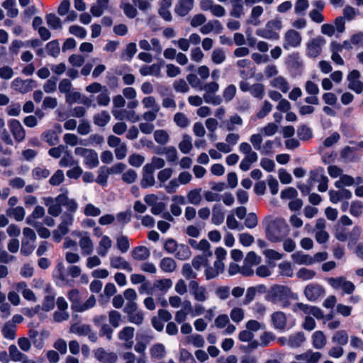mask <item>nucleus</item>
<instances>
[{"label":"nucleus","mask_w":363,"mask_h":363,"mask_svg":"<svg viewBox=\"0 0 363 363\" xmlns=\"http://www.w3.org/2000/svg\"><path fill=\"white\" fill-rule=\"evenodd\" d=\"M297 135L302 141H307L313 138L312 129L306 125H301L297 129Z\"/></svg>","instance_id":"obj_21"},{"label":"nucleus","mask_w":363,"mask_h":363,"mask_svg":"<svg viewBox=\"0 0 363 363\" xmlns=\"http://www.w3.org/2000/svg\"><path fill=\"white\" fill-rule=\"evenodd\" d=\"M45 19L48 26L53 30H56L62 27L60 18L56 16L55 13H48L45 16Z\"/></svg>","instance_id":"obj_28"},{"label":"nucleus","mask_w":363,"mask_h":363,"mask_svg":"<svg viewBox=\"0 0 363 363\" xmlns=\"http://www.w3.org/2000/svg\"><path fill=\"white\" fill-rule=\"evenodd\" d=\"M160 267L164 272H173L177 268V263L172 257H164L161 259Z\"/></svg>","instance_id":"obj_17"},{"label":"nucleus","mask_w":363,"mask_h":363,"mask_svg":"<svg viewBox=\"0 0 363 363\" xmlns=\"http://www.w3.org/2000/svg\"><path fill=\"white\" fill-rule=\"evenodd\" d=\"M260 257L257 256L254 251H250L247 254L245 259V262L246 264L252 266L255 264H258L260 262Z\"/></svg>","instance_id":"obj_59"},{"label":"nucleus","mask_w":363,"mask_h":363,"mask_svg":"<svg viewBox=\"0 0 363 363\" xmlns=\"http://www.w3.org/2000/svg\"><path fill=\"white\" fill-rule=\"evenodd\" d=\"M301 42L300 33L295 30L290 29L284 35L283 47L285 50H289L290 47L296 48L300 45Z\"/></svg>","instance_id":"obj_5"},{"label":"nucleus","mask_w":363,"mask_h":363,"mask_svg":"<svg viewBox=\"0 0 363 363\" xmlns=\"http://www.w3.org/2000/svg\"><path fill=\"white\" fill-rule=\"evenodd\" d=\"M110 174L108 167L106 166L100 167L98 170V176L95 179V182L102 186H106L107 185L108 175Z\"/></svg>","instance_id":"obj_19"},{"label":"nucleus","mask_w":363,"mask_h":363,"mask_svg":"<svg viewBox=\"0 0 363 363\" xmlns=\"http://www.w3.org/2000/svg\"><path fill=\"white\" fill-rule=\"evenodd\" d=\"M208 260L205 256L196 255L191 262V266L196 269L199 270L201 265L208 266Z\"/></svg>","instance_id":"obj_49"},{"label":"nucleus","mask_w":363,"mask_h":363,"mask_svg":"<svg viewBox=\"0 0 363 363\" xmlns=\"http://www.w3.org/2000/svg\"><path fill=\"white\" fill-rule=\"evenodd\" d=\"M179 148L184 154H188L192 149L191 138L189 135H184L182 141L179 144Z\"/></svg>","instance_id":"obj_32"},{"label":"nucleus","mask_w":363,"mask_h":363,"mask_svg":"<svg viewBox=\"0 0 363 363\" xmlns=\"http://www.w3.org/2000/svg\"><path fill=\"white\" fill-rule=\"evenodd\" d=\"M325 43V40L323 37L313 39L307 45V55L313 58L318 57L321 52V47Z\"/></svg>","instance_id":"obj_8"},{"label":"nucleus","mask_w":363,"mask_h":363,"mask_svg":"<svg viewBox=\"0 0 363 363\" xmlns=\"http://www.w3.org/2000/svg\"><path fill=\"white\" fill-rule=\"evenodd\" d=\"M332 340L340 345H345L348 342V335L344 330H339L335 333Z\"/></svg>","instance_id":"obj_35"},{"label":"nucleus","mask_w":363,"mask_h":363,"mask_svg":"<svg viewBox=\"0 0 363 363\" xmlns=\"http://www.w3.org/2000/svg\"><path fill=\"white\" fill-rule=\"evenodd\" d=\"M73 222V216L68 213H65L62 216V222L58 225V230L62 233V235H67L69 233L68 226L72 225Z\"/></svg>","instance_id":"obj_12"},{"label":"nucleus","mask_w":363,"mask_h":363,"mask_svg":"<svg viewBox=\"0 0 363 363\" xmlns=\"http://www.w3.org/2000/svg\"><path fill=\"white\" fill-rule=\"evenodd\" d=\"M230 318L235 323L240 322L244 318V312L241 308L235 307L230 311Z\"/></svg>","instance_id":"obj_63"},{"label":"nucleus","mask_w":363,"mask_h":363,"mask_svg":"<svg viewBox=\"0 0 363 363\" xmlns=\"http://www.w3.org/2000/svg\"><path fill=\"white\" fill-rule=\"evenodd\" d=\"M111 120V116L106 111H102L100 113L94 116V123L100 127H104Z\"/></svg>","instance_id":"obj_25"},{"label":"nucleus","mask_w":363,"mask_h":363,"mask_svg":"<svg viewBox=\"0 0 363 363\" xmlns=\"http://www.w3.org/2000/svg\"><path fill=\"white\" fill-rule=\"evenodd\" d=\"M324 168L322 167H318V168L311 170L310 172L308 183L311 184L312 182H318L320 180H322L326 177V176L324 174Z\"/></svg>","instance_id":"obj_29"},{"label":"nucleus","mask_w":363,"mask_h":363,"mask_svg":"<svg viewBox=\"0 0 363 363\" xmlns=\"http://www.w3.org/2000/svg\"><path fill=\"white\" fill-rule=\"evenodd\" d=\"M200 192L201 189L191 190L187 194L189 203L194 205H199L201 200Z\"/></svg>","instance_id":"obj_40"},{"label":"nucleus","mask_w":363,"mask_h":363,"mask_svg":"<svg viewBox=\"0 0 363 363\" xmlns=\"http://www.w3.org/2000/svg\"><path fill=\"white\" fill-rule=\"evenodd\" d=\"M236 90V86L234 84H230L224 89L223 96L225 102L230 101L235 97Z\"/></svg>","instance_id":"obj_53"},{"label":"nucleus","mask_w":363,"mask_h":363,"mask_svg":"<svg viewBox=\"0 0 363 363\" xmlns=\"http://www.w3.org/2000/svg\"><path fill=\"white\" fill-rule=\"evenodd\" d=\"M65 180L64 172L61 169H57L50 178L49 183L52 186H58Z\"/></svg>","instance_id":"obj_41"},{"label":"nucleus","mask_w":363,"mask_h":363,"mask_svg":"<svg viewBox=\"0 0 363 363\" xmlns=\"http://www.w3.org/2000/svg\"><path fill=\"white\" fill-rule=\"evenodd\" d=\"M55 294L47 295L44 297L42 304V309L45 311H50L55 307Z\"/></svg>","instance_id":"obj_37"},{"label":"nucleus","mask_w":363,"mask_h":363,"mask_svg":"<svg viewBox=\"0 0 363 363\" xmlns=\"http://www.w3.org/2000/svg\"><path fill=\"white\" fill-rule=\"evenodd\" d=\"M272 322L275 329L284 330L286 327L287 318L283 311L274 312L272 315Z\"/></svg>","instance_id":"obj_9"},{"label":"nucleus","mask_w":363,"mask_h":363,"mask_svg":"<svg viewBox=\"0 0 363 363\" xmlns=\"http://www.w3.org/2000/svg\"><path fill=\"white\" fill-rule=\"evenodd\" d=\"M49 175L50 171L46 168L41 169L40 167H38L34 168L32 171V176L34 179L39 180L43 178L45 179L48 177Z\"/></svg>","instance_id":"obj_50"},{"label":"nucleus","mask_w":363,"mask_h":363,"mask_svg":"<svg viewBox=\"0 0 363 363\" xmlns=\"http://www.w3.org/2000/svg\"><path fill=\"white\" fill-rule=\"evenodd\" d=\"M41 139L50 146L55 145L58 142V137L55 135V131H52V130L44 131L41 134Z\"/></svg>","instance_id":"obj_30"},{"label":"nucleus","mask_w":363,"mask_h":363,"mask_svg":"<svg viewBox=\"0 0 363 363\" xmlns=\"http://www.w3.org/2000/svg\"><path fill=\"white\" fill-rule=\"evenodd\" d=\"M37 86V82L32 79H22L21 77H16L11 82V87L21 94L28 93Z\"/></svg>","instance_id":"obj_4"},{"label":"nucleus","mask_w":363,"mask_h":363,"mask_svg":"<svg viewBox=\"0 0 363 363\" xmlns=\"http://www.w3.org/2000/svg\"><path fill=\"white\" fill-rule=\"evenodd\" d=\"M175 123L180 128H186L189 124L188 118L183 113H177L174 116Z\"/></svg>","instance_id":"obj_48"},{"label":"nucleus","mask_w":363,"mask_h":363,"mask_svg":"<svg viewBox=\"0 0 363 363\" xmlns=\"http://www.w3.org/2000/svg\"><path fill=\"white\" fill-rule=\"evenodd\" d=\"M145 161V157L140 155L133 153L129 156L128 162L129 164L135 167H140Z\"/></svg>","instance_id":"obj_55"},{"label":"nucleus","mask_w":363,"mask_h":363,"mask_svg":"<svg viewBox=\"0 0 363 363\" xmlns=\"http://www.w3.org/2000/svg\"><path fill=\"white\" fill-rule=\"evenodd\" d=\"M111 266L115 269H122L129 272L133 271L130 264L120 256L111 258Z\"/></svg>","instance_id":"obj_10"},{"label":"nucleus","mask_w":363,"mask_h":363,"mask_svg":"<svg viewBox=\"0 0 363 363\" xmlns=\"http://www.w3.org/2000/svg\"><path fill=\"white\" fill-rule=\"evenodd\" d=\"M154 138L155 141L162 145H165L169 138L168 133L164 130H157L155 131Z\"/></svg>","instance_id":"obj_38"},{"label":"nucleus","mask_w":363,"mask_h":363,"mask_svg":"<svg viewBox=\"0 0 363 363\" xmlns=\"http://www.w3.org/2000/svg\"><path fill=\"white\" fill-rule=\"evenodd\" d=\"M35 246L30 244L29 241L27 240L23 239L21 241V253L24 256L30 255L33 250Z\"/></svg>","instance_id":"obj_61"},{"label":"nucleus","mask_w":363,"mask_h":363,"mask_svg":"<svg viewBox=\"0 0 363 363\" xmlns=\"http://www.w3.org/2000/svg\"><path fill=\"white\" fill-rule=\"evenodd\" d=\"M16 326L13 323L7 322L1 329L3 336L8 340H13L16 338Z\"/></svg>","instance_id":"obj_20"},{"label":"nucleus","mask_w":363,"mask_h":363,"mask_svg":"<svg viewBox=\"0 0 363 363\" xmlns=\"http://www.w3.org/2000/svg\"><path fill=\"white\" fill-rule=\"evenodd\" d=\"M289 225L283 218L270 220L265 227V236L272 242H279L287 235Z\"/></svg>","instance_id":"obj_1"},{"label":"nucleus","mask_w":363,"mask_h":363,"mask_svg":"<svg viewBox=\"0 0 363 363\" xmlns=\"http://www.w3.org/2000/svg\"><path fill=\"white\" fill-rule=\"evenodd\" d=\"M244 224L246 228L252 229L255 228L258 224L257 216L255 213H249L245 220Z\"/></svg>","instance_id":"obj_51"},{"label":"nucleus","mask_w":363,"mask_h":363,"mask_svg":"<svg viewBox=\"0 0 363 363\" xmlns=\"http://www.w3.org/2000/svg\"><path fill=\"white\" fill-rule=\"evenodd\" d=\"M363 205L361 201H352L350 206V213L355 217H359L362 213Z\"/></svg>","instance_id":"obj_58"},{"label":"nucleus","mask_w":363,"mask_h":363,"mask_svg":"<svg viewBox=\"0 0 363 363\" xmlns=\"http://www.w3.org/2000/svg\"><path fill=\"white\" fill-rule=\"evenodd\" d=\"M324 288L318 284H309L304 289V294L307 299L311 301H317L320 296L324 295Z\"/></svg>","instance_id":"obj_6"},{"label":"nucleus","mask_w":363,"mask_h":363,"mask_svg":"<svg viewBox=\"0 0 363 363\" xmlns=\"http://www.w3.org/2000/svg\"><path fill=\"white\" fill-rule=\"evenodd\" d=\"M286 65L293 77H296L302 74L303 65L298 52H294L289 55L286 60Z\"/></svg>","instance_id":"obj_3"},{"label":"nucleus","mask_w":363,"mask_h":363,"mask_svg":"<svg viewBox=\"0 0 363 363\" xmlns=\"http://www.w3.org/2000/svg\"><path fill=\"white\" fill-rule=\"evenodd\" d=\"M361 235V230L359 227L354 226L352 231L348 235L349 242L347 244L348 247H352L356 245Z\"/></svg>","instance_id":"obj_36"},{"label":"nucleus","mask_w":363,"mask_h":363,"mask_svg":"<svg viewBox=\"0 0 363 363\" xmlns=\"http://www.w3.org/2000/svg\"><path fill=\"white\" fill-rule=\"evenodd\" d=\"M293 260L298 264L310 265L314 263V259L309 255H303L296 252L291 255Z\"/></svg>","instance_id":"obj_16"},{"label":"nucleus","mask_w":363,"mask_h":363,"mask_svg":"<svg viewBox=\"0 0 363 363\" xmlns=\"http://www.w3.org/2000/svg\"><path fill=\"white\" fill-rule=\"evenodd\" d=\"M272 86L278 87L283 93H286L289 89V86L286 80L281 76H279L272 81Z\"/></svg>","instance_id":"obj_34"},{"label":"nucleus","mask_w":363,"mask_h":363,"mask_svg":"<svg viewBox=\"0 0 363 363\" xmlns=\"http://www.w3.org/2000/svg\"><path fill=\"white\" fill-rule=\"evenodd\" d=\"M69 31L71 34L75 35L76 37L84 39L86 35V30L84 28L77 26L73 25L69 28Z\"/></svg>","instance_id":"obj_47"},{"label":"nucleus","mask_w":363,"mask_h":363,"mask_svg":"<svg viewBox=\"0 0 363 363\" xmlns=\"http://www.w3.org/2000/svg\"><path fill=\"white\" fill-rule=\"evenodd\" d=\"M79 245L86 254H91L93 250V242L89 236H84L79 240Z\"/></svg>","instance_id":"obj_43"},{"label":"nucleus","mask_w":363,"mask_h":363,"mask_svg":"<svg viewBox=\"0 0 363 363\" xmlns=\"http://www.w3.org/2000/svg\"><path fill=\"white\" fill-rule=\"evenodd\" d=\"M313 346L315 349H322L326 345V337L323 332L317 330L312 335Z\"/></svg>","instance_id":"obj_15"},{"label":"nucleus","mask_w":363,"mask_h":363,"mask_svg":"<svg viewBox=\"0 0 363 363\" xmlns=\"http://www.w3.org/2000/svg\"><path fill=\"white\" fill-rule=\"evenodd\" d=\"M120 8L123 11L125 15L129 18H134L138 15L136 8L128 1H122Z\"/></svg>","instance_id":"obj_24"},{"label":"nucleus","mask_w":363,"mask_h":363,"mask_svg":"<svg viewBox=\"0 0 363 363\" xmlns=\"http://www.w3.org/2000/svg\"><path fill=\"white\" fill-rule=\"evenodd\" d=\"M172 285V282L170 279H159L154 283V287L159 289L160 291H167L171 288Z\"/></svg>","instance_id":"obj_57"},{"label":"nucleus","mask_w":363,"mask_h":363,"mask_svg":"<svg viewBox=\"0 0 363 363\" xmlns=\"http://www.w3.org/2000/svg\"><path fill=\"white\" fill-rule=\"evenodd\" d=\"M9 352L11 359L13 362H26L27 356L25 354L21 352L15 345H11L9 346Z\"/></svg>","instance_id":"obj_22"},{"label":"nucleus","mask_w":363,"mask_h":363,"mask_svg":"<svg viewBox=\"0 0 363 363\" xmlns=\"http://www.w3.org/2000/svg\"><path fill=\"white\" fill-rule=\"evenodd\" d=\"M188 342H191L192 344L196 347H202L204 345L205 341L201 335L195 334L187 337Z\"/></svg>","instance_id":"obj_60"},{"label":"nucleus","mask_w":363,"mask_h":363,"mask_svg":"<svg viewBox=\"0 0 363 363\" xmlns=\"http://www.w3.org/2000/svg\"><path fill=\"white\" fill-rule=\"evenodd\" d=\"M298 196V191L294 187H287L281 191V198L282 199H294Z\"/></svg>","instance_id":"obj_56"},{"label":"nucleus","mask_w":363,"mask_h":363,"mask_svg":"<svg viewBox=\"0 0 363 363\" xmlns=\"http://www.w3.org/2000/svg\"><path fill=\"white\" fill-rule=\"evenodd\" d=\"M118 249L122 252H126L130 247V242L128 238L125 235H122L117 238L116 242Z\"/></svg>","instance_id":"obj_42"},{"label":"nucleus","mask_w":363,"mask_h":363,"mask_svg":"<svg viewBox=\"0 0 363 363\" xmlns=\"http://www.w3.org/2000/svg\"><path fill=\"white\" fill-rule=\"evenodd\" d=\"M305 340L303 332L300 331L289 337L288 345L292 348H297L303 344Z\"/></svg>","instance_id":"obj_14"},{"label":"nucleus","mask_w":363,"mask_h":363,"mask_svg":"<svg viewBox=\"0 0 363 363\" xmlns=\"http://www.w3.org/2000/svg\"><path fill=\"white\" fill-rule=\"evenodd\" d=\"M291 295V291L289 286L274 284L268 291L265 299L273 303L279 301L281 303L282 308H287L290 306L289 298Z\"/></svg>","instance_id":"obj_2"},{"label":"nucleus","mask_w":363,"mask_h":363,"mask_svg":"<svg viewBox=\"0 0 363 363\" xmlns=\"http://www.w3.org/2000/svg\"><path fill=\"white\" fill-rule=\"evenodd\" d=\"M48 54L50 56L56 57L60 52V44L57 40H53L46 45Z\"/></svg>","instance_id":"obj_31"},{"label":"nucleus","mask_w":363,"mask_h":363,"mask_svg":"<svg viewBox=\"0 0 363 363\" xmlns=\"http://www.w3.org/2000/svg\"><path fill=\"white\" fill-rule=\"evenodd\" d=\"M150 255L148 248L145 246H137L132 251V257L135 260H145Z\"/></svg>","instance_id":"obj_13"},{"label":"nucleus","mask_w":363,"mask_h":363,"mask_svg":"<svg viewBox=\"0 0 363 363\" xmlns=\"http://www.w3.org/2000/svg\"><path fill=\"white\" fill-rule=\"evenodd\" d=\"M70 329L72 333L78 334L79 335H86L91 331V327L87 324L81 326L74 324L71 326Z\"/></svg>","instance_id":"obj_46"},{"label":"nucleus","mask_w":363,"mask_h":363,"mask_svg":"<svg viewBox=\"0 0 363 363\" xmlns=\"http://www.w3.org/2000/svg\"><path fill=\"white\" fill-rule=\"evenodd\" d=\"M111 247V240L107 235L102 236L99 242V247L98 249V254L101 257H105L107 254L108 250Z\"/></svg>","instance_id":"obj_26"},{"label":"nucleus","mask_w":363,"mask_h":363,"mask_svg":"<svg viewBox=\"0 0 363 363\" xmlns=\"http://www.w3.org/2000/svg\"><path fill=\"white\" fill-rule=\"evenodd\" d=\"M84 162L91 169L96 167L99 164L97 152L94 150L90 149L85 156Z\"/></svg>","instance_id":"obj_23"},{"label":"nucleus","mask_w":363,"mask_h":363,"mask_svg":"<svg viewBox=\"0 0 363 363\" xmlns=\"http://www.w3.org/2000/svg\"><path fill=\"white\" fill-rule=\"evenodd\" d=\"M8 125L14 139L20 143L26 138V131L20 121L17 119H10L8 121Z\"/></svg>","instance_id":"obj_7"},{"label":"nucleus","mask_w":363,"mask_h":363,"mask_svg":"<svg viewBox=\"0 0 363 363\" xmlns=\"http://www.w3.org/2000/svg\"><path fill=\"white\" fill-rule=\"evenodd\" d=\"M150 354L152 358H163L166 354L164 345L162 343H157L154 345L150 349Z\"/></svg>","instance_id":"obj_27"},{"label":"nucleus","mask_w":363,"mask_h":363,"mask_svg":"<svg viewBox=\"0 0 363 363\" xmlns=\"http://www.w3.org/2000/svg\"><path fill=\"white\" fill-rule=\"evenodd\" d=\"M225 60V55L221 49H216L212 52V61L215 64H221Z\"/></svg>","instance_id":"obj_62"},{"label":"nucleus","mask_w":363,"mask_h":363,"mask_svg":"<svg viewBox=\"0 0 363 363\" xmlns=\"http://www.w3.org/2000/svg\"><path fill=\"white\" fill-rule=\"evenodd\" d=\"M191 255L190 248L186 245H181L180 249L177 252L175 257L178 259H188Z\"/></svg>","instance_id":"obj_45"},{"label":"nucleus","mask_w":363,"mask_h":363,"mask_svg":"<svg viewBox=\"0 0 363 363\" xmlns=\"http://www.w3.org/2000/svg\"><path fill=\"white\" fill-rule=\"evenodd\" d=\"M179 363H196L193 355L186 349L180 350Z\"/></svg>","instance_id":"obj_54"},{"label":"nucleus","mask_w":363,"mask_h":363,"mask_svg":"<svg viewBox=\"0 0 363 363\" xmlns=\"http://www.w3.org/2000/svg\"><path fill=\"white\" fill-rule=\"evenodd\" d=\"M264 86L260 83L255 84L250 88V93L255 98L262 99L264 96Z\"/></svg>","instance_id":"obj_52"},{"label":"nucleus","mask_w":363,"mask_h":363,"mask_svg":"<svg viewBox=\"0 0 363 363\" xmlns=\"http://www.w3.org/2000/svg\"><path fill=\"white\" fill-rule=\"evenodd\" d=\"M275 339V335L269 331H265L260 336V345L263 347H267L269 342Z\"/></svg>","instance_id":"obj_64"},{"label":"nucleus","mask_w":363,"mask_h":363,"mask_svg":"<svg viewBox=\"0 0 363 363\" xmlns=\"http://www.w3.org/2000/svg\"><path fill=\"white\" fill-rule=\"evenodd\" d=\"M54 199L52 197H48L45 200V204L48 206V213L53 217H57L62 213V208L59 204L53 203Z\"/></svg>","instance_id":"obj_18"},{"label":"nucleus","mask_w":363,"mask_h":363,"mask_svg":"<svg viewBox=\"0 0 363 363\" xmlns=\"http://www.w3.org/2000/svg\"><path fill=\"white\" fill-rule=\"evenodd\" d=\"M193 6L179 1L178 4L175 6L174 11L179 16L184 17L189 13Z\"/></svg>","instance_id":"obj_33"},{"label":"nucleus","mask_w":363,"mask_h":363,"mask_svg":"<svg viewBox=\"0 0 363 363\" xmlns=\"http://www.w3.org/2000/svg\"><path fill=\"white\" fill-rule=\"evenodd\" d=\"M135 329L130 326H126L118 333V337L125 341H129L134 336Z\"/></svg>","instance_id":"obj_44"},{"label":"nucleus","mask_w":363,"mask_h":363,"mask_svg":"<svg viewBox=\"0 0 363 363\" xmlns=\"http://www.w3.org/2000/svg\"><path fill=\"white\" fill-rule=\"evenodd\" d=\"M296 275L298 278L301 279L303 281H306L313 279L315 276V272L312 269L303 267L298 271Z\"/></svg>","instance_id":"obj_39"},{"label":"nucleus","mask_w":363,"mask_h":363,"mask_svg":"<svg viewBox=\"0 0 363 363\" xmlns=\"http://www.w3.org/2000/svg\"><path fill=\"white\" fill-rule=\"evenodd\" d=\"M225 218L223 207L220 204H215L212 209V223L219 225L223 223Z\"/></svg>","instance_id":"obj_11"}]
</instances>
